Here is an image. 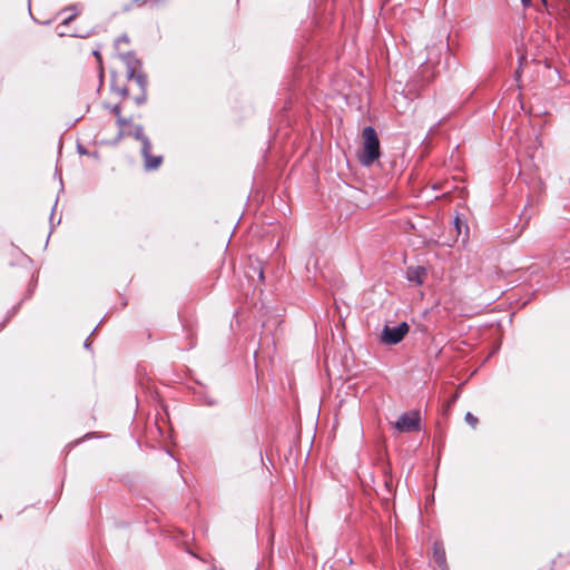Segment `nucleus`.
I'll use <instances>...</instances> for the list:
<instances>
[{
    "instance_id": "39448f33",
    "label": "nucleus",
    "mask_w": 570,
    "mask_h": 570,
    "mask_svg": "<svg viewBox=\"0 0 570 570\" xmlns=\"http://www.w3.org/2000/svg\"><path fill=\"white\" fill-rule=\"evenodd\" d=\"M128 135L132 136L136 140L141 142V154H147L151 151V142L149 138L144 132V127L141 125H136Z\"/></svg>"
},
{
    "instance_id": "f03ea898",
    "label": "nucleus",
    "mask_w": 570,
    "mask_h": 570,
    "mask_svg": "<svg viewBox=\"0 0 570 570\" xmlns=\"http://www.w3.org/2000/svg\"><path fill=\"white\" fill-rule=\"evenodd\" d=\"M410 326L402 322L396 326L384 325L381 334V342L385 345H395L400 343L409 333Z\"/></svg>"
},
{
    "instance_id": "b1692460",
    "label": "nucleus",
    "mask_w": 570,
    "mask_h": 570,
    "mask_svg": "<svg viewBox=\"0 0 570 570\" xmlns=\"http://www.w3.org/2000/svg\"><path fill=\"white\" fill-rule=\"evenodd\" d=\"M543 3H547V0H542Z\"/></svg>"
},
{
    "instance_id": "9b49d317",
    "label": "nucleus",
    "mask_w": 570,
    "mask_h": 570,
    "mask_svg": "<svg viewBox=\"0 0 570 570\" xmlns=\"http://www.w3.org/2000/svg\"><path fill=\"white\" fill-rule=\"evenodd\" d=\"M80 9H81V7H80L79 4H72V6L66 7V8L62 10L63 12H65V11L72 10V11H73V13H72V14H70L69 17H67L66 19H63L62 24H65V26H66V24H69V23H70V21H71V20H73V19L77 17V14L79 13Z\"/></svg>"
},
{
    "instance_id": "dca6fc26",
    "label": "nucleus",
    "mask_w": 570,
    "mask_h": 570,
    "mask_svg": "<svg viewBox=\"0 0 570 570\" xmlns=\"http://www.w3.org/2000/svg\"><path fill=\"white\" fill-rule=\"evenodd\" d=\"M116 118H117V119H116L117 125H118L119 127H124V126H126V125H129V124H130V119L124 118V117L121 116V114H120L119 116H117Z\"/></svg>"
},
{
    "instance_id": "4468645a",
    "label": "nucleus",
    "mask_w": 570,
    "mask_h": 570,
    "mask_svg": "<svg viewBox=\"0 0 570 570\" xmlns=\"http://www.w3.org/2000/svg\"><path fill=\"white\" fill-rule=\"evenodd\" d=\"M147 100V91H141L140 95L135 97V102L140 106L144 105Z\"/></svg>"
},
{
    "instance_id": "a211bd4d",
    "label": "nucleus",
    "mask_w": 570,
    "mask_h": 570,
    "mask_svg": "<svg viewBox=\"0 0 570 570\" xmlns=\"http://www.w3.org/2000/svg\"><path fill=\"white\" fill-rule=\"evenodd\" d=\"M129 39L126 35H122L120 36L117 40H116V43L118 45L119 42H128Z\"/></svg>"
},
{
    "instance_id": "7ed1b4c3",
    "label": "nucleus",
    "mask_w": 570,
    "mask_h": 570,
    "mask_svg": "<svg viewBox=\"0 0 570 570\" xmlns=\"http://www.w3.org/2000/svg\"><path fill=\"white\" fill-rule=\"evenodd\" d=\"M420 428V415L415 412L404 413L395 422L399 432L419 431Z\"/></svg>"
},
{
    "instance_id": "1a4fd4ad",
    "label": "nucleus",
    "mask_w": 570,
    "mask_h": 570,
    "mask_svg": "<svg viewBox=\"0 0 570 570\" xmlns=\"http://www.w3.org/2000/svg\"><path fill=\"white\" fill-rule=\"evenodd\" d=\"M165 2V0H132L130 3H127L122 7V11L127 12L131 10L134 6L142 7L149 4L151 8L157 7Z\"/></svg>"
},
{
    "instance_id": "6ab92c4d",
    "label": "nucleus",
    "mask_w": 570,
    "mask_h": 570,
    "mask_svg": "<svg viewBox=\"0 0 570 570\" xmlns=\"http://www.w3.org/2000/svg\"><path fill=\"white\" fill-rule=\"evenodd\" d=\"M94 56L97 59L98 63L101 65L102 59H101L100 52L99 51H94Z\"/></svg>"
},
{
    "instance_id": "4be33fe9",
    "label": "nucleus",
    "mask_w": 570,
    "mask_h": 570,
    "mask_svg": "<svg viewBox=\"0 0 570 570\" xmlns=\"http://www.w3.org/2000/svg\"><path fill=\"white\" fill-rule=\"evenodd\" d=\"M455 225L459 228V218L458 217L455 218Z\"/></svg>"
},
{
    "instance_id": "6e6552de",
    "label": "nucleus",
    "mask_w": 570,
    "mask_h": 570,
    "mask_svg": "<svg viewBox=\"0 0 570 570\" xmlns=\"http://www.w3.org/2000/svg\"><path fill=\"white\" fill-rule=\"evenodd\" d=\"M141 155H142V157L145 159V168L147 170H155L163 163V157L161 156H151L150 151H148L147 154H141Z\"/></svg>"
},
{
    "instance_id": "2eb2a0df",
    "label": "nucleus",
    "mask_w": 570,
    "mask_h": 570,
    "mask_svg": "<svg viewBox=\"0 0 570 570\" xmlns=\"http://www.w3.org/2000/svg\"><path fill=\"white\" fill-rule=\"evenodd\" d=\"M203 402H204V404H206L208 406H215L218 404L217 399H215L213 396H207V395L204 396Z\"/></svg>"
},
{
    "instance_id": "ddd939ff",
    "label": "nucleus",
    "mask_w": 570,
    "mask_h": 570,
    "mask_svg": "<svg viewBox=\"0 0 570 570\" xmlns=\"http://www.w3.org/2000/svg\"><path fill=\"white\" fill-rule=\"evenodd\" d=\"M465 422L471 425L473 429L478 425V417L474 416L471 412L465 414Z\"/></svg>"
},
{
    "instance_id": "f3484780",
    "label": "nucleus",
    "mask_w": 570,
    "mask_h": 570,
    "mask_svg": "<svg viewBox=\"0 0 570 570\" xmlns=\"http://www.w3.org/2000/svg\"><path fill=\"white\" fill-rule=\"evenodd\" d=\"M109 109L116 117L121 114V107L119 104L111 106Z\"/></svg>"
},
{
    "instance_id": "f8f14e48",
    "label": "nucleus",
    "mask_w": 570,
    "mask_h": 570,
    "mask_svg": "<svg viewBox=\"0 0 570 570\" xmlns=\"http://www.w3.org/2000/svg\"><path fill=\"white\" fill-rule=\"evenodd\" d=\"M110 88L114 92H117L119 96H121L122 98L127 97L128 94H129V90L127 87H119L116 85V80H115V77L112 78L111 80V83H110Z\"/></svg>"
},
{
    "instance_id": "9d476101",
    "label": "nucleus",
    "mask_w": 570,
    "mask_h": 570,
    "mask_svg": "<svg viewBox=\"0 0 570 570\" xmlns=\"http://www.w3.org/2000/svg\"><path fill=\"white\" fill-rule=\"evenodd\" d=\"M131 80L136 81L141 91H147L148 79L146 73L142 72V70L137 71L134 78H131Z\"/></svg>"
},
{
    "instance_id": "20e7f679",
    "label": "nucleus",
    "mask_w": 570,
    "mask_h": 570,
    "mask_svg": "<svg viewBox=\"0 0 570 570\" xmlns=\"http://www.w3.org/2000/svg\"><path fill=\"white\" fill-rule=\"evenodd\" d=\"M120 58L126 65V77L131 80L136 72L141 70V61L132 52L121 53Z\"/></svg>"
},
{
    "instance_id": "423d86ee",
    "label": "nucleus",
    "mask_w": 570,
    "mask_h": 570,
    "mask_svg": "<svg viewBox=\"0 0 570 570\" xmlns=\"http://www.w3.org/2000/svg\"><path fill=\"white\" fill-rule=\"evenodd\" d=\"M425 275L426 269L422 266H410L406 269V279L415 285H422Z\"/></svg>"
},
{
    "instance_id": "f257e3e1",
    "label": "nucleus",
    "mask_w": 570,
    "mask_h": 570,
    "mask_svg": "<svg viewBox=\"0 0 570 570\" xmlns=\"http://www.w3.org/2000/svg\"><path fill=\"white\" fill-rule=\"evenodd\" d=\"M380 140L375 129L367 126L363 129V149L358 155V160L363 166L370 167L380 158Z\"/></svg>"
},
{
    "instance_id": "0eeeda50",
    "label": "nucleus",
    "mask_w": 570,
    "mask_h": 570,
    "mask_svg": "<svg viewBox=\"0 0 570 570\" xmlns=\"http://www.w3.org/2000/svg\"><path fill=\"white\" fill-rule=\"evenodd\" d=\"M433 561L441 570H448L445 550L442 542H434L433 544Z\"/></svg>"
},
{
    "instance_id": "5701e85b",
    "label": "nucleus",
    "mask_w": 570,
    "mask_h": 570,
    "mask_svg": "<svg viewBox=\"0 0 570 570\" xmlns=\"http://www.w3.org/2000/svg\"><path fill=\"white\" fill-rule=\"evenodd\" d=\"M85 347H89L88 340L85 342Z\"/></svg>"
},
{
    "instance_id": "aec40b11",
    "label": "nucleus",
    "mask_w": 570,
    "mask_h": 570,
    "mask_svg": "<svg viewBox=\"0 0 570 570\" xmlns=\"http://www.w3.org/2000/svg\"><path fill=\"white\" fill-rule=\"evenodd\" d=\"M254 271L258 273V277H259V279H262V281H263V279H264V272H263V268H262V267H259V268H254Z\"/></svg>"
},
{
    "instance_id": "412c9836",
    "label": "nucleus",
    "mask_w": 570,
    "mask_h": 570,
    "mask_svg": "<svg viewBox=\"0 0 570 570\" xmlns=\"http://www.w3.org/2000/svg\"><path fill=\"white\" fill-rule=\"evenodd\" d=\"M524 7H529L531 4V0H521Z\"/></svg>"
}]
</instances>
